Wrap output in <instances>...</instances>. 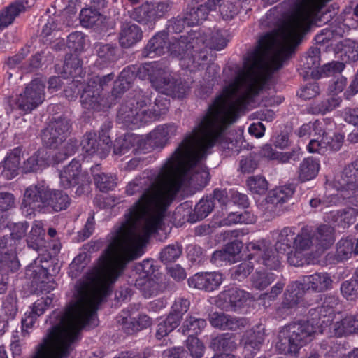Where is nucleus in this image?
I'll return each instance as SVG.
<instances>
[{
	"label": "nucleus",
	"mask_w": 358,
	"mask_h": 358,
	"mask_svg": "<svg viewBox=\"0 0 358 358\" xmlns=\"http://www.w3.org/2000/svg\"><path fill=\"white\" fill-rule=\"evenodd\" d=\"M108 234L109 244L99 257L95 277L91 281L83 280L76 285V300L71 301L64 311L54 310L48 320L52 325L36 348L32 358H67L71 345L80 339V331L95 323L99 304L113 291V284L122 275L127 264L143 255L151 236L134 229L127 234L131 222L129 217Z\"/></svg>",
	"instance_id": "1"
},
{
	"label": "nucleus",
	"mask_w": 358,
	"mask_h": 358,
	"mask_svg": "<svg viewBox=\"0 0 358 358\" xmlns=\"http://www.w3.org/2000/svg\"><path fill=\"white\" fill-rule=\"evenodd\" d=\"M194 147V136L187 135L159 171L145 170L141 176L129 182L126 186V194H142L127 213L137 211L138 216H142L148 206L176 196L184 184L186 175L192 173L203 160L201 157H196Z\"/></svg>",
	"instance_id": "2"
},
{
	"label": "nucleus",
	"mask_w": 358,
	"mask_h": 358,
	"mask_svg": "<svg viewBox=\"0 0 358 358\" xmlns=\"http://www.w3.org/2000/svg\"><path fill=\"white\" fill-rule=\"evenodd\" d=\"M322 303L308 311V320L292 322L282 328L276 349L280 354L295 355L316 332V327H327L333 320L339 303L336 294H326Z\"/></svg>",
	"instance_id": "3"
},
{
	"label": "nucleus",
	"mask_w": 358,
	"mask_h": 358,
	"mask_svg": "<svg viewBox=\"0 0 358 358\" xmlns=\"http://www.w3.org/2000/svg\"><path fill=\"white\" fill-rule=\"evenodd\" d=\"M235 98V100L229 101L220 117L208 122V126L199 135L192 134L195 138L194 150L198 158L205 159L214 147H218L224 152L225 155L233 153V148L236 142L227 136V130L236 122L240 110L245 108L252 97L244 91Z\"/></svg>",
	"instance_id": "4"
},
{
	"label": "nucleus",
	"mask_w": 358,
	"mask_h": 358,
	"mask_svg": "<svg viewBox=\"0 0 358 358\" xmlns=\"http://www.w3.org/2000/svg\"><path fill=\"white\" fill-rule=\"evenodd\" d=\"M151 92L141 90L136 91L135 95L122 104L118 110L117 117L126 127L136 129L153 121L158 120L164 115L169 106V99L166 94H157L155 99L152 109H146L151 103Z\"/></svg>",
	"instance_id": "5"
},
{
	"label": "nucleus",
	"mask_w": 358,
	"mask_h": 358,
	"mask_svg": "<svg viewBox=\"0 0 358 358\" xmlns=\"http://www.w3.org/2000/svg\"><path fill=\"white\" fill-rule=\"evenodd\" d=\"M71 199L62 190L50 189L44 182L29 186L24 192L21 209L26 216L51 210L60 212L66 210Z\"/></svg>",
	"instance_id": "6"
},
{
	"label": "nucleus",
	"mask_w": 358,
	"mask_h": 358,
	"mask_svg": "<svg viewBox=\"0 0 358 358\" xmlns=\"http://www.w3.org/2000/svg\"><path fill=\"white\" fill-rule=\"evenodd\" d=\"M278 41L276 31H268L261 36L255 49L249 55L245 66L248 69L247 87L245 92L252 98L263 88L262 83L257 77V73L265 69L268 59Z\"/></svg>",
	"instance_id": "7"
},
{
	"label": "nucleus",
	"mask_w": 358,
	"mask_h": 358,
	"mask_svg": "<svg viewBox=\"0 0 358 358\" xmlns=\"http://www.w3.org/2000/svg\"><path fill=\"white\" fill-rule=\"evenodd\" d=\"M199 34L191 30L187 35L173 38L169 41V52L180 60V65L182 69L190 72H195L202 62L205 61L209 53V49L204 45L202 38H199Z\"/></svg>",
	"instance_id": "8"
},
{
	"label": "nucleus",
	"mask_w": 358,
	"mask_h": 358,
	"mask_svg": "<svg viewBox=\"0 0 358 358\" xmlns=\"http://www.w3.org/2000/svg\"><path fill=\"white\" fill-rule=\"evenodd\" d=\"M158 265L153 259H145L134 265L132 272L134 275V286L141 291L145 298H150L164 291L165 282L159 280L155 273Z\"/></svg>",
	"instance_id": "9"
},
{
	"label": "nucleus",
	"mask_w": 358,
	"mask_h": 358,
	"mask_svg": "<svg viewBox=\"0 0 358 358\" xmlns=\"http://www.w3.org/2000/svg\"><path fill=\"white\" fill-rule=\"evenodd\" d=\"M176 196H171L148 206L146 212L142 216H138L137 211H135L134 213H126L124 216L129 217V222H131L127 231V234H131L134 229H136L140 221L144 219L150 213H152L153 215L146 220L143 229L150 236L157 233L161 228L166 213L174 201Z\"/></svg>",
	"instance_id": "10"
},
{
	"label": "nucleus",
	"mask_w": 358,
	"mask_h": 358,
	"mask_svg": "<svg viewBox=\"0 0 358 358\" xmlns=\"http://www.w3.org/2000/svg\"><path fill=\"white\" fill-rule=\"evenodd\" d=\"M173 4V3L171 0L146 1L141 5L129 10L128 14L134 21L153 29L157 21L168 17Z\"/></svg>",
	"instance_id": "11"
},
{
	"label": "nucleus",
	"mask_w": 358,
	"mask_h": 358,
	"mask_svg": "<svg viewBox=\"0 0 358 358\" xmlns=\"http://www.w3.org/2000/svg\"><path fill=\"white\" fill-rule=\"evenodd\" d=\"M239 93L240 92L231 83L226 85L222 93L217 96L209 106L206 114L198 127L197 131L192 134L199 135L208 126L209 121H214L220 117L221 113L226 109L229 101L236 97Z\"/></svg>",
	"instance_id": "12"
},
{
	"label": "nucleus",
	"mask_w": 358,
	"mask_h": 358,
	"mask_svg": "<svg viewBox=\"0 0 358 358\" xmlns=\"http://www.w3.org/2000/svg\"><path fill=\"white\" fill-rule=\"evenodd\" d=\"M248 249L251 251L249 259L262 265V268L277 271L280 269L282 258L279 255L280 252L275 248L273 250L268 248L264 241H257L250 243Z\"/></svg>",
	"instance_id": "13"
},
{
	"label": "nucleus",
	"mask_w": 358,
	"mask_h": 358,
	"mask_svg": "<svg viewBox=\"0 0 358 358\" xmlns=\"http://www.w3.org/2000/svg\"><path fill=\"white\" fill-rule=\"evenodd\" d=\"M71 124L65 117L52 120L41 131V140L46 148H55L64 141L70 133Z\"/></svg>",
	"instance_id": "14"
},
{
	"label": "nucleus",
	"mask_w": 358,
	"mask_h": 358,
	"mask_svg": "<svg viewBox=\"0 0 358 358\" xmlns=\"http://www.w3.org/2000/svg\"><path fill=\"white\" fill-rule=\"evenodd\" d=\"M176 131V127L174 124H162L157 126L145 138L141 136L140 147L142 148V153H148L157 148L162 149Z\"/></svg>",
	"instance_id": "15"
},
{
	"label": "nucleus",
	"mask_w": 358,
	"mask_h": 358,
	"mask_svg": "<svg viewBox=\"0 0 358 358\" xmlns=\"http://www.w3.org/2000/svg\"><path fill=\"white\" fill-rule=\"evenodd\" d=\"M48 262L47 259L40 255L26 268V277L31 280L32 283L40 287L42 291L50 292L55 289L54 282L50 281L48 269L41 264Z\"/></svg>",
	"instance_id": "16"
},
{
	"label": "nucleus",
	"mask_w": 358,
	"mask_h": 358,
	"mask_svg": "<svg viewBox=\"0 0 358 358\" xmlns=\"http://www.w3.org/2000/svg\"><path fill=\"white\" fill-rule=\"evenodd\" d=\"M111 141L108 136L103 135L102 139L100 135L95 132H87L83 136L80 142L82 150L89 156L97 155L101 158L106 157L111 148Z\"/></svg>",
	"instance_id": "17"
},
{
	"label": "nucleus",
	"mask_w": 358,
	"mask_h": 358,
	"mask_svg": "<svg viewBox=\"0 0 358 358\" xmlns=\"http://www.w3.org/2000/svg\"><path fill=\"white\" fill-rule=\"evenodd\" d=\"M224 277L220 272H199L187 280L189 287L208 292L217 289Z\"/></svg>",
	"instance_id": "18"
},
{
	"label": "nucleus",
	"mask_w": 358,
	"mask_h": 358,
	"mask_svg": "<svg viewBox=\"0 0 358 358\" xmlns=\"http://www.w3.org/2000/svg\"><path fill=\"white\" fill-rule=\"evenodd\" d=\"M96 83L87 84L80 95V103L82 107L86 110L101 111L105 110L111 107L112 103H109L101 94L98 90L94 89Z\"/></svg>",
	"instance_id": "19"
},
{
	"label": "nucleus",
	"mask_w": 358,
	"mask_h": 358,
	"mask_svg": "<svg viewBox=\"0 0 358 358\" xmlns=\"http://www.w3.org/2000/svg\"><path fill=\"white\" fill-rule=\"evenodd\" d=\"M295 192L293 184L280 186L271 192L266 198L267 208L280 215L283 212L282 206L292 198Z\"/></svg>",
	"instance_id": "20"
},
{
	"label": "nucleus",
	"mask_w": 358,
	"mask_h": 358,
	"mask_svg": "<svg viewBox=\"0 0 358 358\" xmlns=\"http://www.w3.org/2000/svg\"><path fill=\"white\" fill-rule=\"evenodd\" d=\"M299 286V281L292 282L287 285L282 301L276 310L279 315H288L297 307L304 294Z\"/></svg>",
	"instance_id": "21"
},
{
	"label": "nucleus",
	"mask_w": 358,
	"mask_h": 358,
	"mask_svg": "<svg viewBox=\"0 0 358 358\" xmlns=\"http://www.w3.org/2000/svg\"><path fill=\"white\" fill-rule=\"evenodd\" d=\"M332 280L327 273H315L312 275L303 276L301 281H299V287L303 291L311 290L315 292H323L331 288Z\"/></svg>",
	"instance_id": "22"
},
{
	"label": "nucleus",
	"mask_w": 358,
	"mask_h": 358,
	"mask_svg": "<svg viewBox=\"0 0 358 358\" xmlns=\"http://www.w3.org/2000/svg\"><path fill=\"white\" fill-rule=\"evenodd\" d=\"M45 99L42 98L31 97L23 93L16 96H11L8 100V112L19 110L22 115L31 113L40 106Z\"/></svg>",
	"instance_id": "23"
},
{
	"label": "nucleus",
	"mask_w": 358,
	"mask_h": 358,
	"mask_svg": "<svg viewBox=\"0 0 358 358\" xmlns=\"http://www.w3.org/2000/svg\"><path fill=\"white\" fill-rule=\"evenodd\" d=\"M20 262L15 252H6L0 258V294L8 289L9 275L20 268Z\"/></svg>",
	"instance_id": "24"
},
{
	"label": "nucleus",
	"mask_w": 358,
	"mask_h": 358,
	"mask_svg": "<svg viewBox=\"0 0 358 358\" xmlns=\"http://www.w3.org/2000/svg\"><path fill=\"white\" fill-rule=\"evenodd\" d=\"M169 33L166 30L158 31L148 42L143 50V55L147 57L161 56L169 50Z\"/></svg>",
	"instance_id": "25"
},
{
	"label": "nucleus",
	"mask_w": 358,
	"mask_h": 358,
	"mask_svg": "<svg viewBox=\"0 0 358 358\" xmlns=\"http://www.w3.org/2000/svg\"><path fill=\"white\" fill-rule=\"evenodd\" d=\"M210 324L221 330L237 331L248 324L244 317H236L223 313H213L210 317Z\"/></svg>",
	"instance_id": "26"
},
{
	"label": "nucleus",
	"mask_w": 358,
	"mask_h": 358,
	"mask_svg": "<svg viewBox=\"0 0 358 358\" xmlns=\"http://www.w3.org/2000/svg\"><path fill=\"white\" fill-rule=\"evenodd\" d=\"M320 48H310L306 55L301 59V64L298 69L299 73L304 78H315L319 73L320 65Z\"/></svg>",
	"instance_id": "27"
},
{
	"label": "nucleus",
	"mask_w": 358,
	"mask_h": 358,
	"mask_svg": "<svg viewBox=\"0 0 358 358\" xmlns=\"http://www.w3.org/2000/svg\"><path fill=\"white\" fill-rule=\"evenodd\" d=\"M22 155V146H17L7 154L0 166V173L3 178L11 180L18 174Z\"/></svg>",
	"instance_id": "28"
},
{
	"label": "nucleus",
	"mask_w": 358,
	"mask_h": 358,
	"mask_svg": "<svg viewBox=\"0 0 358 358\" xmlns=\"http://www.w3.org/2000/svg\"><path fill=\"white\" fill-rule=\"evenodd\" d=\"M263 157L272 160H277L280 163L286 164L299 161L303 154L301 148L296 145L289 152H278L271 144H265L261 149Z\"/></svg>",
	"instance_id": "29"
},
{
	"label": "nucleus",
	"mask_w": 358,
	"mask_h": 358,
	"mask_svg": "<svg viewBox=\"0 0 358 358\" xmlns=\"http://www.w3.org/2000/svg\"><path fill=\"white\" fill-rule=\"evenodd\" d=\"M139 320L131 317L128 310H122L117 316V323L122 326L123 331L131 335L150 324V318L147 315H140Z\"/></svg>",
	"instance_id": "30"
},
{
	"label": "nucleus",
	"mask_w": 358,
	"mask_h": 358,
	"mask_svg": "<svg viewBox=\"0 0 358 358\" xmlns=\"http://www.w3.org/2000/svg\"><path fill=\"white\" fill-rule=\"evenodd\" d=\"M142 38L143 31L138 25L131 22H124L121 24L119 43L122 48H131L140 42Z\"/></svg>",
	"instance_id": "31"
},
{
	"label": "nucleus",
	"mask_w": 358,
	"mask_h": 358,
	"mask_svg": "<svg viewBox=\"0 0 358 358\" xmlns=\"http://www.w3.org/2000/svg\"><path fill=\"white\" fill-rule=\"evenodd\" d=\"M250 294L237 287L224 289L220 293L218 297L220 301L226 303V306L236 311L243 307L249 299Z\"/></svg>",
	"instance_id": "32"
},
{
	"label": "nucleus",
	"mask_w": 358,
	"mask_h": 358,
	"mask_svg": "<svg viewBox=\"0 0 358 358\" xmlns=\"http://www.w3.org/2000/svg\"><path fill=\"white\" fill-rule=\"evenodd\" d=\"M339 184L343 190L350 192L352 194L358 193V158L345 166Z\"/></svg>",
	"instance_id": "33"
},
{
	"label": "nucleus",
	"mask_w": 358,
	"mask_h": 358,
	"mask_svg": "<svg viewBox=\"0 0 358 358\" xmlns=\"http://www.w3.org/2000/svg\"><path fill=\"white\" fill-rule=\"evenodd\" d=\"M140 143L141 136L134 134H126L124 137H119L115 141L113 153L118 156L127 155L130 152L134 154L142 153Z\"/></svg>",
	"instance_id": "34"
},
{
	"label": "nucleus",
	"mask_w": 358,
	"mask_h": 358,
	"mask_svg": "<svg viewBox=\"0 0 358 358\" xmlns=\"http://www.w3.org/2000/svg\"><path fill=\"white\" fill-rule=\"evenodd\" d=\"M264 341V334L260 331L254 329L247 330L241 339L245 358H253L259 351Z\"/></svg>",
	"instance_id": "35"
},
{
	"label": "nucleus",
	"mask_w": 358,
	"mask_h": 358,
	"mask_svg": "<svg viewBox=\"0 0 358 358\" xmlns=\"http://www.w3.org/2000/svg\"><path fill=\"white\" fill-rule=\"evenodd\" d=\"M135 69L134 80L136 78L142 80H148L153 86L158 89L160 84L161 69L156 62L145 63L140 66L131 65Z\"/></svg>",
	"instance_id": "36"
},
{
	"label": "nucleus",
	"mask_w": 358,
	"mask_h": 358,
	"mask_svg": "<svg viewBox=\"0 0 358 358\" xmlns=\"http://www.w3.org/2000/svg\"><path fill=\"white\" fill-rule=\"evenodd\" d=\"M212 10H215V3L210 0L197 7H188L186 12L183 13L187 26L193 27L199 24L206 20L208 13Z\"/></svg>",
	"instance_id": "37"
},
{
	"label": "nucleus",
	"mask_w": 358,
	"mask_h": 358,
	"mask_svg": "<svg viewBox=\"0 0 358 358\" xmlns=\"http://www.w3.org/2000/svg\"><path fill=\"white\" fill-rule=\"evenodd\" d=\"M358 212L353 208H347L327 213L326 220L338 227L347 229L356 221Z\"/></svg>",
	"instance_id": "38"
},
{
	"label": "nucleus",
	"mask_w": 358,
	"mask_h": 358,
	"mask_svg": "<svg viewBox=\"0 0 358 358\" xmlns=\"http://www.w3.org/2000/svg\"><path fill=\"white\" fill-rule=\"evenodd\" d=\"M134 71L133 66H126L120 72L111 91L114 99L120 98L131 87L134 81Z\"/></svg>",
	"instance_id": "39"
},
{
	"label": "nucleus",
	"mask_w": 358,
	"mask_h": 358,
	"mask_svg": "<svg viewBox=\"0 0 358 358\" xmlns=\"http://www.w3.org/2000/svg\"><path fill=\"white\" fill-rule=\"evenodd\" d=\"M81 164L79 160L73 159L59 173L60 185L65 189L78 184Z\"/></svg>",
	"instance_id": "40"
},
{
	"label": "nucleus",
	"mask_w": 358,
	"mask_h": 358,
	"mask_svg": "<svg viewBox=\"0 0 358 358\" xmlns=\"http://www.w3.org/2000/svg\"><path fill=\"white\" fill-rule=\"evenodd\" d=\"M51 154L46 148L38 149L24 163L23 169L25 173L36 172L50 164Z\"/></svg>",
	"instance_id": "41"
},
{
	"label": "nucleus",
	"mask_w": 358,
	"mask_h": 358,
	"mask_svg": "<svg viewBox=\"0 0 358 358\" xmlns=\"http://www.w3.org/2000/svg\"><path fill=\"white\" fill-rule=\"evenodd\" d=\"M334 331L337 337L358 335V313L347 315L336 322L334 324Z\"/></svg>",
	"instance_id": "42"
},
{
	"label": "nucleus",
	"mask_w": 358,
	"mask_h": 358,
	"mask_svg": "<svg viewBox=\"0 0 358 358\" xmlns=\"http://www.w3.org/2000/svg\"><path fill=\"white\" fill-rule=\"evenodd\" d=\"M341 98L336 94H329L321 100L314 101L308 108L309 113L313 115H324L339 106Z\"/></svg>",
	"instance_id": "43"
},
{
	"label": "nucleus",
	"mask_w": 358,
	"mask_h": 358,
	"mask_svg": "<svg viewBox=\"0 0 358 358\" xmlns=\"http://www.w3.org/2000/svg\"><path fill=\"white\" fill-rule=\"evenodd\" d=\"M158 90L166 94L179 99L183 98L187 92V89L182 81L174 79L171 76H164L160 79Z\"/></svg>",
	"instance_id": "44"
},
{
	"label": "nucleus",
	"mask_w": 358,
	"mask_h": 358,
	"mask_svg": "<svg viewBox=\"0 0 358 358\" xmlns=\"http://www.w3.org/2000/svg\"><path fill=\"white\" fill-rule=\"evenodd\" d=\"M320 168L319 159L313 157L304 158L300 163L298 169L300 181L306 182L314 179L317 176Z\"/></svg>",
	"instance_id": "45"
},
{
	"label": "nucleus",
	"mask_w": 358,
	"mask_h": 358,
	"mask_svg": "<svg viewBox=\"0 0 358 358\" xmlns=\"http://www.w3.org/2000/svg\"><path fill=\"white\" fill-rule=\"evenodd\" d=\"M98 66L104 68L116 62L118 59V48L112 44L99 43L96 46Z\"/></svg>",
	"instance_id": "46"
},
{
	"label": "nucleus",
	"mask_w": 358,
	"mask_h": 358,
	"mask_svg": "<svg viewBox=\"0 0 358 358\" xmlns=\"http://www.w3.org/2000/svg\"><path fill=\"white\" fill-rule=\"evenodd\" d=\"M100 168L99 164H96L91 168V171L93 175L94 184L97 189L102 192H107L113 190L117 185L116 176L112 173H106L101 172L96 173V171Z\"/></svg>",
	"instance_id": "47"
},
{
	"label": "nucleus",
	"mask_w": 358,
	"mask_h": 358,
	"mask_svg": "<svg viewBox=\"0 0 358 358\" xmlns=\"http://www.w3.org/2000/svg\"><path fill=\"white\" fill-rule=\"evenodd\" d=\"M296 228L294 227H285L279 233L275 248L280 254H285L294 249Z\"/></svg>",
	"instance_id": "48"
},
{
	"label": "nucleus",
	"mask_w": 358,
	"mask_h": 358,
	"mask_svg": "<svg viewBox=\"0 0 358 358\" xmlns=\"http://www.w3.org/2000/svg\"><path fill=\"white\" fill-rule=\"evenodd\" d=\"M336 140L331 139L327 143L323 141L324 135L317 139H312L307 145V150L310 153H321L324 148H329L331 150H338L343 144V136H336Z\"/></svg>",
	"instance_id": "49"
},
{
	"label": "nucleus",
	"mask_w": 358,
	"mask_h": 358,
	"mask_svg": "<svg viewBox=\"0 0 358 358\" xmlns=\"http://www.w3.org/2000/svg\"><path fill=\"white\" fill-rule=\"evenodd\" d=\"M24 6L15 1L0 11V29L2 30L13 24L16 17L24 12Z\"/></svg>",
	"instance_id": "50"
},
{
	"label": "nucleus",
	"mask_w": 358,
	"mask_h": 358,
	"mask_svg": "<svg viewBox=\"0 0 358 358\" xmlns=\"http://www.w3.org/2000/svg\"><path fill=\"white\" fill-rule=\"evenodd\" d=\"M210 347L215 351L232 352L236 348V343L232 334L224 333L213 338Z\"/></svg>",
	"instance_id": "51"
},
{
	"label": "nucleus",
	"mask_w": 358,
	"mask_h": 358,
	"mask_svg": "<svg viewBox=\"0 0 358 358\" xmlns=\"http://www.w3.org/2000/svg\"><path fill=\"white\" fill-rule=\"evenodd\" d=\"M317 244L323 249H328L335 241L334 229L329 225H320L313 234Z\"/></svg>",
	"instance_id": "52"
},
{
	"label": "nucleus",
	"mask_w": 358,
	"mask_h": 358,
	"mask_svg": "<svg viewBox=\"0 0 358 358\" xmlns=\"http://www.w3.org/2000/svg\"><path fill=\"white\" fill-rule=\"evenodd\" d=\"M83 61L77 55H69L65 57L64 63V73L73 79L83 78L85 74L82 68Z\"/></svg>",
	"instance_id": "53"
},
{
	"label": "nucleus",
	"mask_w": 358,
	"mask_h": 358,
	"mask_svg": "<svg viewBox=\"0 0 358 358\" xmlns=\"http://www.w3.org/2000/svg\"><path fill=\"white\" fill-rule=\"evenodd\" d=\"M353 253L355 254L353 238L350 236L341 238L336 244L335 259L338 262L348 260Z\"/></svg>",
	"instance_id": "54"
},
{
	"label": "nucleus",
	"mask_w": 358,
	"mask_h": 358,
	"mask_svg": "<svg viewBox=\"0 0 358 358\" xmlns=\"http://www.w3.org/2000/svg\"><path fill=\"white\" fill-rule=\"evenodd\" d=\"M206 324V320L189 315L181 327L182 331L184 334H187L188 336L191 335L196 336L201 334Z\"/></svg>",
	"instance_id": "55"
},
{
	"label": "nucleus",
	"mask_w": 358,
	"mask_h": 358,
	"mask_svg": "<svg viewBox=\"0 0 358 358\" xmlns=\"http://www.w3.org/2000/svg\"><path fill=\"white\" fill-rule=\"evenodd\" d=\"M276 278V275L272 272L256 270L251 276V282L254 288L264 290L268 287Z\"/></svg>",
	"instance_id": "56"
},
{
	"label": "nucleus",
	"mask_w": 358,
	"mask_h": 358,
	"mask_svg": "<svg viewBox=\"0 0 358 358\" xmlns=\"http://www.w3.org/2000/svg\"><path fill=\"white\" fill-rule=\"evenodd\" d=\"M103 15L91 7L83 8L80 13V21L83 27H93L103 22Z\"/></svg>",
	"instance_id": "57"
},
{
	"label": "nucleus",
	"mask_w": 358,
	"mask_h": 358,
	"mask_svg": "<svg viewBox=\"0 0 358 358\" xmlns=\"http://www.w3.org/2000/svg\"><path fill=\"white\" fill-rule=\"evenodd\" d=\"M17 295L15 291L10 292L3 301L1 312L6 317L4 319L8 322L10 320H13L17 313Z\"/></svg>",
	"instance_id": "58"
},
{
	"label": "nucleus",
	"mask_w": 358,
	"mask_h": 358,
	"mask_svg": "<svg viewBox=\"0 0 358 358\" xmlns=\"http://www.w3.org/2000/svg\"><path fill=\"white\" fill-rule=\"evenodd\" d=\"M324 133L322 122L319 120L303 124L296 131V134L300 138H308L311 135L321 137Z\"/></svg>",
	"instance_id": "59"
},
{
	"label": "nucleus",
	"mask_w": 358,
	"mask_h": 358,
	"mask_svg": "<svg viewBox=\"0 0 358 358\" xmlns=\"http://www.w3.org/2000/svg\"><path fill=\"white\" fill-rule=\"evenodd\" d=\"M313 239L312 231L307 227H302L300 232L296 234L294 250L303 252L308 250L313 245Z\"/></svg>",
	"instance_id": "60"
},
{
	"label": "nucleus",
	"mask_w": 358,
	"mask_h": 358,
	"mask_svg": "<svg viewBox=\"0 0 358 358\" xmlns=\"http://www.w3.org/2000/svg\"><path fill=\"white\" fill-rule=\"evenodd\" d=\"M182 252V246L178 243L164 247L159 254V259L164 264L176 262Z\"/></svg>",
	"instance_id": "61"
},
{
	"label": "nucleus",
	"mask_w": 358,
	"mask_h": 358,
	"mask_svg": "<svg viewBox=\"0 0 358 358\" xmlns=\"http://www.w3.org/2000/svg\"><path fill=\"white\" fill-rule=\"evenodd\" d=\"M215 203L212 200L211 195H207L203 197L199 203H196L194 210V216L198 220L206 218L214 209Z\"/></svg>",
	"instance_id": "62"
},
{
	"label": "nucleus",
	"mask_w": 358,
	"mask_h": 358,
	"mask_svg": "<svg viewBox=\"0 0 358 358\" xmlns=\"http://www.w3.org/2000/svg\"><path fill=\"white\" fill-rule=\"evenodd\" d=\"M179 325L178 319L168 315L165 319L159 322L156 329V338L157 339H162L173 331Z\"/></svg>",
	"instance_id": "63"
},
{
	"label": "nucleus",
	"mask_w": 358,
	"mask_h": 358,
	"mask_svg": "<svg viewBox=\"0 0 358 358\" xmlns=\"http://www.w3.org/2000/svg\"><path fill=\"white\" fill-rule=\"evenodd\" d=\"M247 186L252 194L263 195L268 189V183L266 178L261 176L249 177L246 181Z\"/></svg>",
	"instance_id": "64"
}]
</instances>
